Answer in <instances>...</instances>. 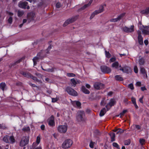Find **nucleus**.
<instances>
[{
    "instance_id": "f257e3e1",
    "label": "nucleus",
    "mask_w": 149,
    "mask_h": 149,
    "mask_svg": "<svg viewBox=\"0 0 149 149\" xmlns=\"http://www.w3.org/2000/svg\"><path fill=\"white\" fill-rule=\"evenodd\" d=\"M77 119L79 121H85L86 119V118L84 111H79L77 116Z\"/></svg>"
},
{
    "instance_id": "f03ea898",
    "label": "nucleus",
    "mask_w": 149,
    "mask_h": 149,
    "mask_svg": "<svg viewBox=\"0 0 149 149\" xmlns=\"http://www.w3.org/2000/svg\"><path fill=\"white\" fill-rule=\"evenodd\" d=\"M73 143L72 141L70 139L65 140L63 143L62 147L64 149H68L70 147Z\"/></svg>"
},
{
    "instance_id": "7ed1b4c3",
    "label": "nucleus",
    "mask_w": 149,
    "mask_h": 149,
    "mask_svg": "<svg viewBox=\"0 0 149 149\" xmlns=\"http://www.w3.org/2000/svg\"><path fill=\"white\" fill-rule=\"evenodd\" d=\"M106 6V5L105 4L100 6L98 10H95L92 13L90 19H92L95 15L103 12L104 10V6Z\"/></svg>"
},
{
    "instance_id": "20e7f679",
    "label": "nucleus",
    "mask_w": 149,
    "mask_h": 149,
    "mask_svg": "<svg viewBox=\"0 0 149 149\" xmlns=\"http://www.w3.org/2000/svg\"><path fill=\"white\" fill-rule=\"evenodd\" d=\"M65 91L70 95L74 96H77L78 95L77 92L70 86L67 87L66 88Z\"/></svg>"
},
{
    "instance_id": "39448f33",
    "label": "nucleus",
    "mask_w": 149,
    "mask_h": 149,
    "mask_svg": "<svg viewBox=\"0 0 149 149\" xmlns=\"http://www.w3.org/2000/svg\"><path fill=\"white\" fill-rule=\"evenodd\" d=\"M79 15H77L75 16L72 17L71 18H69L66 20L63 24V26H65L73 22L78 18Z\"/></svg>"
},
{
    "instance_id": "423d86ee",
    "label": "nucleus",
    "mask_w": 149,
    "mask_h": 149,
    "mask_svg": "<svg viewBox=\"0 0 149 149\" xmlns=\"http://www.w3.org/2000/svg\"><path fill=\"white\" fill-rule=\"evenodd\" d=\"M29 139L28 137L26 136L23 137L20 141L19 146H20L23 147L29 143Z\"/></svg>"
},
{
    "instance_id": "0eeeda50",
    "label": "nucleus",
    "mask_w": 149,
    "mask_h": 149,
    "mask_svg": "<svg viewBox=\"0 0 149 149\" xmlns=\"http://www.w3.org/2000/svg\"><path fill=\"white\" fill-rule=\"evenodd\" d=\"M101 98L100 96L98 93H91L89 99L93 100H98Z\"/></svg>"
},
{
    "instance_id": "6e6552de",
    "label": "nucleus",
    "mask_w": 149,
    "mask_h": 149,
    "mask_svg": "<svg viewBox=\"0 0 149 149\" xmlns=\"http://www.w3.org/2000/svg\"><path fill=\"white\" fill-rule=\"evenodd\" d=\"M118 70L122 71L123 73L128 74L131 71V68L129 66L125 65L123 68H120Z\"/></svg>"
},
{
    "instance_id": "1a4fd4ad",
    "label": "nucleus",
    "mask_w": 149,
    "mask_h": 149,
    "mask_svg": "<svg viewBox=\"0 0 149 149\" xmlns=\"http://www.w3.org/2000/svg\"><path fill=\"white\" fill-rule=\"evenodd\" d=\"M102 72L104 73H109L111 71L110 68L105 65H102L100 67Z\"/></svg>"
},
{
    "instance_id": "9d476101",
    "label": "nucleus",
    "mask_w": 149,
    "mask_h": 149,
    "mask_svg": "<svg viewBox=\"0 0 149 149\" xmlns=\"http://www.w3.org/2000/svg\"><path fill=\"white\" fill-rule=\"evenodd\" d=\"M28 4V2L26 1L24 2L20 1L18 3V6L21 8L23 9L26 8L27 9H29L30 8V7L29 6H27Z\"/></svg>"
},
{
    "instance_id": "9b49d317",
    "label": "nucleus",
    "mask_w": 149,
    "mask_h": 149,
    "mask_svg": "<svg viewBox=\"0 0 149 149\" xmlns=\"http://www.w3.org/2000/svg\"><path fill=\"white\" fill-rule=\"evenodd\" d=\"M116 103V101L114 99H111L109 102L106 106L107 111H108L111 107L114 106Z\"/></svg>"
},
{
    "instance_id": "f8f14e48",
    "label": "nucleus",
    "mask_w": 149,
    "mask_h": 149,
    "mask_svg": "<svg viewBox=\"0 0 149 149\" xmlns=\"http://www.w3.org/2000/svg\"><path fill=\"white\" fill-rule=\"evenodd\" d=\"M48 124L49 126L53 127L55 125L54 118L53 115H52L48 119Z\"/></svg>"
},
{
    "instance_id": "ddd939ff",
    "label": "nucleus",
    "mask_w": 149,
    "mask_h": 149,
    "mask_svg": "<svg viewBox=\"0 0 149 149\" xmlns=\"http://www.w3.org/2000/svg\"><path fill=\"white\" fill-rule=\"evenodd\" d=\"M123 30L124 32L127 33H132L134 31V26L133 25H131L130 28L125 26L123 27Z\"/></svg>"
},
{
    "instance_id": "4468645a",
    "label": "nucleus",
    "mask_w": 149,
    "mask_h": 149,
    "mask_svg": "<svg viewBox=\"0 0 149 149\" xmlns=\"http://www.w3.org/2000/svg\"><path fill=\"white\" fill-rule=\"evenodd\" d=\"M104 85L103 84L99 82H96L94 84V87L95 89L100 90L104 88Z\"/></svg>"
},
{
    "instance_id": "2eb2a0df",
    "label": "nucleus",
    "mask_w": 149,
    "mask_h": 149,
    "mask_svg": "<svg viewBox=\"0 0 149 149\" xmlns=\"http://www.w3.org/2000/svg\"><path fill=\"white\" fill-rule=\"evenodd\" d=\"M58 130L60 132L65 133L67 131V127L65 125H60L58 128Z\"/></svg>"
},
{
    "instance_id": "dca6fc26",
    "label": "nucleus",
    "mask_w": 149,
    "mask_h": 149,
    "mask_svg": "<svg viewBox=\"0 0 149 149\" xmlns=\"http://www.w3.org/2000/svg\"><path fill=\"white\" fill-rule=\"evenodd\" d=\"M138 33V40L139 43L140 45H142L143 44V38L141 35V31H139Z\"/></svg>"
},
{
    "instance_id": "f3484780",
    "label": "nucleus",
    "mask_w": 149,
    "mask_h": 149,
    "mask_svg": "<svg viewBox=\"0 0 149 149\" xmlns=\"http://www.w3.org/2000/svg\"><path fill=\"white\" fill-rule=\"evenodd\" d=\"M72 104L74 107H76L78 109L81 108V103L79 101H74L72 102Z\"/></svg>"
},
{
    "instance_id": "a211bd4d",
    "label": "nucleus",
    "mask_w": 149,
    "mask_h": 149,
    "mask_svg": "<svg viewBox=\"0 0 149 149\" xmlns=\"http://www.w3.org/2000/svg\"><path fill=\"white\" fill-rule=\"evenodd\" d=\"M21 74H22L24 77L29 79L31 77V74L28 72H24L21 71L20 72Z\"/></svg>"
},
{
    "instance_id": "6ab92c4d",
    "label": "nucleus",
    "mask_w": 149,
    "mask_h": 149,
    "mask_svg": "<svg viewBox=\"0 0 149 149\" xmlns=\"http://www.w3.org/2000/svg\"><path fill=\"white\" fill-rule=\"evenodd\" d=\"M143 27L144 28V29H143L142 30V32L145 35L149 34V30H148L149 28V27L147 26H144L143 25Z\"/></svg>"
},
{
    "instance_id": "aec40b11",
    "label": "nucleus",
    "mask_w": 149,
    "mask_h": 149,
    "mask_svg": "<svg viewBox=\"0 0 149 149\" xmlns=\"http://www.w3.org/2000/svg\"><path fill=\"white\" fill-rule=\"evenodd\" d=\"M24 59V57H22L18 60L14 62L13 63H12L10 64L11 67H14V66L16 65L17 64L19 63L21 61H22Z\"/></svg>"
},
{
    "instance_id": "412c9836",
    "label": "nucleus",
    "mask_w": 149,
    "mask_h": 149,
    "mask_svg": "<svg viewBox=\"0 0 149 149\" xmlns=\"http://www.w3.org/2000/svg\"><path fill=\"white\" fill-rule=\"evenodd\" d=\"M140 13L144 15H148L149 14V7H147L145 9L141 10Z\"/></svg>"
},
{
    "instance_id": "4be33fe9",
    "label": "nucleus",
    "mask_w": 149,
    "mask_h": 149,
    "mask_svg": "<svg viewBox=\"0 0 149 149\" xmlns=\"http://www.w3.org/2000/svg\"><path fill=\"white\" fill-rule=\"evenodd\" d=\"M35 14L32 12L28 14V18L30 20V21H31L34 20Z\"/></svg>"
},
{
    "instance_id": "5701e85b",
    "label": "nucleus",
    "mask_w": 149,
    "mask_h": 149,
    "mask_svg": "<svg viewBox=\"0 0 149 149\" xmlns=\"http://www.w3.org/2000/svg\"><path fill=\"white\" fill-rule=\"evenodd\" d=\"M81 90L85 94H88L90 93V91L88 89H86L85 86H82L81 87Z\"/></svg>"
},
{
    "instance_id": "b1692460",
    "label": "nucleus",
    "mask_w": 149,
    "mask_h": 149,
    "mask_svg": "<svg viewBox=\"0 0 149 149\" xmlns=\"http://www.w3.org/2000/svg\"><path fill=\"white\" fill-rule=\"evenodd\" d=\"M109 135L110 136L111 138V142L114 141L115 140V134L113 132H111L109 133Z\"/></svg>"
},
{
    "instance_id": "393cba45",
    "label": "nucleus",
    "mask_w": 149,
    "mask_h": 149,
    "mask_svg": "<svg viewBox=\"0 0 149 149\" xmlns=\"http://www.w3.org/2000/svg\"><path fill=\"white\" fill-rule=\"evenodd\" d=\"M106 110L105 108H104L100 111L99 115L100 116L102 117L106 113Z\"/></svg>"
},
{
    "instance_id": "a878e982",
    "label": "nucleus",
    "mask_w": 149,
    "mask_h": 149,
    "mask_svg": "<svg viewBox=\"0 0 149 149\" xmlns=\"http://www.w3.org/2000/svg\"><path fill=\"white\" fill-rule=\"evenodd\" d=\"M115 79L118 81H122L123 80V78L120 75H116L115 76Z\"/></svg>"
},
{
    "instance_id": "bb28decb",
    "label": "nucleus",
    "mask_w": 149,
    "mask_h": 149,
    "mask_svg": "<svg viewBox=\"0 0 149 149\" xmlns=\"http://www.w3.org/2000/svg\"><path fill=\"white\" fill-rule=\"evenodd\" d=\"M9 140L10 141V143L12 144L15 141V140L14 139V136L13 135L9 136Z\"/></svg>"
},
{
    "instance_id": "cd10ccee",
    "label": "nucleus",
    "mask_w": 149,
    "mask_h": 149,
    "mask_svg": "<svg viewBox=\"0 0 149 149\" xmlns=\"http://www.w3.org/2000/svg\"><path fill=\"white\" fill-rule=\"evenodd\" d=\"M112 67L115 68L116 69H117L119 67V63L118 62L116 61L113 63L112 65Z\"/></svg>"
},
{
    "instance_id": "c85d7f7f",
    "label": "nucleus",
    "mask_w": 149,
    "mask_h": 149,
    "mask_svg": "<svg viewBox=\"0 0 149 149\" xmlns=\"http://www.w3.org/2000/svg\"><path fill=\"white\" fill-rule=\"evenodd\" d=\"M9 139V136L6 135L4 137L3 140L4 141L7 143H10V141Z\"/></svg>"
},
{
    "instance_id": "c756f323",
    "label": "nucleus",
    "mask_w": 149,
    "mask_h": 149,
    "mask_svg": "<svg viewBox=\"0 0 149 149\" xmlns=\"http://www.w3.org/2000/svg\"><path fill=\"white\" fill-rule=\"evenodd\" d=\"M139 62L140 65H144L145 61L143 57H141V58H139Z\"/></svg>"
},
{
    "instance_id": "7c9ffc66",
    "label": "nucleus",
    "mask_w": 149,
    "mask_h": 149,
    "mask_svg": "<svg viewBox=\"0 0 149 149\" xmlns=\"http://www.w3.org/2000/svg\"><path fill=\"white\" fill-rule=\"evenodd\" d=\"M40 53H38L37 56L34 57L33 58V60H34L36 61H38V60L41 58V57L40 56Z\"/></svg>"
},
{
    "instance_id": "2f4dec72",
    "label": "nucleus",
    "mask_w": 149,
    "mask_h": 149,
    "mask_svg": "<svg viewBox=\"0 0 149 149\" xmlns=\"http://www.w3.org/2000/svg\"><path fill=\"white\" fill-rule=\"evenodd\" d=\"M125 13H123L121 14L120 15H118L117 17V19L118 21H119L125 15Z\"/></svg>"
},
{
    "instance_id": "473e14b6",
    "label": "nucleus",
    "mask_w": 149,
    "mask_h": 149,
    "mask_svg": "<svg viewBox=\"0 0 149 149\" xmlns=\"http://www.w3.org/2000/svg\"><path fill=\"white\" fill-rule=\"evenodd\" d=\"M6 86V84L4 82H1L0 84V88L3 91H4Z\"/></svg>"
},
{
    "instance_id": "72a5a7b5",
    "label": "nucleus",
    "mask_w": 149,
    "mask_h": 149,
    "mask_svg": "<svg viewBox=\"0 0 149 149\" xmlns=\"http://www.w3.org/2000/svg\"><path fill=\"white\" fill-rule=\"evenodd\" d=\"M140 72L141 73L143 74H145L146 72H147L144 68L141 67L140 69Z\"/></svg>"
},
{
    "instance_id": "f704fd0d",
    "label": "nucleus",
    "mask_w": 149,
    "mask_h": 149,
    "mask_svg": "<svg viewBox=\"0 0 149 149\" xmlns=\"http://www.w3.org/2000/svg\"><path fill=\"white\" fill-rule=\"evenodd\" d=\"M24 14L23 11L18 10L17 12V15L19 17H22Z\"/></svg>"
},
{
    "instance_id": "c9c22d12",
    "label": "nucleus",
    "mask_w": 149,
    "mask_h": 149,
    "mask_svg": "<svg viewBox=\"0 0 149 149\" xmlns=\"http://www.w3.org/2000/svg\"><path fill=\"white\" fill-rule=\"evenodd\" d=\"M30 130V128L29 126L24 127L22 129V130L25 132H29Z\"/></svg>"
},
{
    "instance_id": "e433bc0d",
    "label": "nucleus",
    "mask_w": 149,
    "mask_h": 149,
    "mask_svg": "<svg viewBox=\"0 0 149 149\" xmlns=\"http://www.w3.org/2000/svg\"><path fill=\"white\" fill-rule=\"evenodd\" d=\"M105 52L106 57L108 58H109L111 56V54L109 52L105 50Z\"/></svg>"
},
{
    "instance_id": "4c0bfd02",
    "label": "nucleus",
    "mask_w": 149,
    "mask_h": 149,
    "mask_svg": "<svg viewBox=\"0 0 149 149\" xmlns=\"http://www.w3.org/2000/svg\"><path fill=\"white\" fill-rule=\"evenodd\" d=\"M113 146L117 148L118 149H120V147L118 144L116 143L113 142L112 144Z\"/></svg>"
},
{
    "instance_id": "58836bf2",
    "label": "nucleus",
    "mask_w": 149,
    "mask_h": 149,
    "mask_svg": "<svg viewBox=\"0 0 149 149\" xmlns=\"http://www.w3.org/2000/svg\"><path fill=\"white\" fill-rule=\"evenodd\" d=\"M145 142V140L143 139H139V143L141 145L144 144Z\"/></svg>"
},
{
    "instance_id": "ea45409f",
    "label": "nucleus",
    "mask_w": 149,
    "mask_h": 149,
    "mask_svg": "<svg viewBox=\"0 0 149 149\" xmlns=\"http://www.w3.org/2000/svg\"><path fill=\"white\" fill-rule=\"evenodd\" d=\"M94 132L97 135V136H100L101 134L100 132L97 129L95 130L94 131Z\"/></svg>"
},
{
    "instance_id": "a19ab883",
    "label": "nucleus",
    "mask_w": 149,
    "mask_h": 149,
    "mask_svg": "<svg viewBox=\"0 0 149 149\" xmlns=\"http://www.w3.org/2000/svg\"><path fill=\"white\" fill-rule=\"evenodd\" d=\"M71 81L74 86L75 87L77 84L75 79L74 78L72 79H71Z\"/></svg>"
},
{
    "instance_id": "79ce46f5",
    "label": "nucleus",
    "mask_w": 149,
    "mask_h": 149,
    "mask_svg": "<svg viewBox=\"0 0 149 149\" xmlns=\"http://www.w3.org/2000/svg\"><path fill=\"white\" fill-rule=\"evenodd\" d=\"M6 127L5 126V124H0V129L5 130L6 128Z\"/></svg>"
},
{
    "instance_id": "37998d69",
    "label": "nucleus",
    "mask_w": 149,
    "mask_h": 149,
    "mask_svg": "<svg viewBox=\"0 0 149 149\" xmlns=\"http://www.w3.org/2000/svg\"><path fill=\"white\" fill-rule=\"evenodd\" d=\"M127 111V110H123L122 112H121L120 115V117H121L122 116H123L124 114Z\"/></svg>"
},
{
    "instance_id": "c03bdc74",
    "label": "nucleus",
    "mask_w": 149,
    "mask_h": 149,
    "mask_svg": "<svg viewBox=\"0 0 149 149\" xmlns=\"http://www.w3.org/2000/svg\"><path fill=\"white\" fill-rule=\"evenodd\" d=\"M131 141L130 139L126 140L125 142V145H128L130 143Z\"/></svg>"
},
{
    "instance_id": "a18cd8bd",
    "label": "nucleus",
    "mask_w": 149,
    "mask_h": 149,
    "mask_svg": "<svg viewBox=\"0 0 149 149\" xmlns=\"http://www.w3.org/2000/svg\"><path fill=\"white\" fill-rule=\"evenodd\" d=\"M40 135L38 136L36 138V143L37 144V145L38 144L40 141Z\"/></svg>"
},
{
    "instance_id": "49530a36",
    "label": "nucleus",
    "mask_w": 149,
    "mask_h": 149,
    "mask_svg": "<svg viewBox=\"0 0 149 149\" xmlns=\"http://www.w3.org/2000/svg\"><path fill=\"white\" fill-rule=\"evenodd\" d=\"M8 23L10 24H11L13 22V17L11 16H10L9 17V19L8 20Z\"/></svg>"
},
{
    "instance_id": "de8ad7c7",
    "label": "nucleus",
    "mask_w": 149,
    "mask_h": 149,
    "mask_svg": "<svg viewBox=\"0 0 149 149\" xmlns=\"http://www.w3.org/2000/svg\"><path fill=\"white\" fill-rule=\"evenodd\" d=\"M118 130L116 133L117 134H119V133L121 134L123 133L124 131V130L122 129L121 128H118Z\"/></svg>"
},
{
    "instance_id": "09e8293b",
    "label": "nucleus",
    "mask_w": 149,
    "mask_h": 149,
    "mask_svg": "<svg viewBox=\"0 0 149 149\" xmlns=\"http://www.w3.org/2000/svg\"><path fill=\"white\" fill-rule=\"evenodd\" d=\"M128 87L132 90H133L134 89L133 85L132 83L130 84L128 86Z\"/></svg>"
},
{
    "instance_id": "8fccbe9b",
    "label": "nucleus",
    "mask_w": 149,
    "mask_h": 149,
    "mask_svg": "<svg viewBox=\"0 0 149 149\" xmlns=\"http://www.w3.org/2000/svg\"><path fill=\"white\" fill-rule=\"evenodd\" d=\"M67 75L69 77H74L75 76V75L73 73H68Z\"/></svg>"
},
{
    "instance_id": "3c124183",
    "label": "nucleus",
    "mask_w": 149,
    "mask_h": 149,
    "mask_svg": "<svg viewBox=\"0 0 149 149\" xmlns=\"http://www.w3.org/2000/svg\"><path fill=\"white\" fill-rule=\"evenodd\" d=\"M42 69L48 72H53L54 71V70L53 68H49L46 70H45L43 68H42Z\"/></svg>"
},
{
    "instance_id": "603ef678",
    "label": "nucleus",
    "mask_w": 149,
    "mask_h": 149,
    "mask_svg": "<svg viewBox=\"0 0 149 149\" xmlns=\"http://www.w3.org/2000/svg\"><path fill=\"white\" fill-rule=\"evenodd\" d=\"M31 78L33 80L35 81H38V79L35 76H33V75L31 74Z\"/></svg>"
},
{
    "instance_id": "864d4df0",
    "label": "nucleus",
    "mask_w": 149,
    "mask_h": 149,
    "mask_svg": "<svg viewBox=\"0 0 149 149\" xmlns=\"http://www.w3.org/2000/svg\"><path fill=\"white\" fill-rule=\"evenodd\" d=\"M109 21L110 22H116L118 21L117 19V18H112L111 19L109 20Z\"/></svg>"
},
{
    "instance_id": "5fc2aeb1",
    "label": "nucleus",
    "mask_w": 149,
    "mask_h": 149,
    "mask_svg": "<svg viewBox=\"0 0 149 149\" xmlns=\"http://www.w3.org/2000/svg\"><path fill=\"white\" fill-rule=\"evenodd\" d=\"M36 146L34 145V143H33L32 144V147L33 148H35L34 149H42L41 147H37L36 148H35V146Z\"/></svg>"
},
{
    "instance_id": "6e6d98bb",
    "label": "nucleus",
    "mask_w": 149,
    "mask_h": 149,
    "mask_svg": "<svg viewBox=\"0 0 149 149\" xmlns=\"http://www.w3.org/2000/svg\"><path fill=\"white\" fill-rule=\"evenodd\" d=\"M131 101L133 103V104H134V103H135L136 102V99L134 97H131Z\"/></svg>"
},
{
    "instance_id": "4d7b16f0",
    "label": "nucleus",
    "mask_w": 149,
    "mask_h": 149,
    "mask_svg": "<svg viewBox=\"0 0 149 149\" xmlns=\"http://www.w3.org/2000/svg\"><path fill=\"white\" fill-rule=\"evenodd\" d=\"M94 142L92 141H91L89 144V146L91 148H93L94 147Z\"/></svg>"
},
{
    "instance_id": "13d9d810",
    "label": "nucleus",
    "mask_w": 149,
    "mask_h": 149,
    "mask_svg": "<svg viewBox=\"0 0 149 149\" xmlns=\"http://www.w3.org/2000/svg\"><path fill=\"white\" fill-rule=\"evenodd\" d=\"M56 6L57 8H59L61 6V4L59 2H58L56 3Z\"/></svg>"
},
{
    "instance_id": "bf43d9fd",
    "label": "nucleus",
    "mask_w": 149,
    "mask_h": 149,
    "mask_svg": "<svg viewBox=\"0 0 149 149\" xmlns=\"http://www.w3.org/2000/svg\"><path fill=\"white\" fill-rule=\"evenodd\" d=\"M134 71L136 73H137L138 72V69L136 66L134 67Z\"/></svg>"
},
{
    "instance_id": "052dcab7",
    "label": "nucleus",
    "mask_w": 149,
    "mask_h": 149,
    "mask_svg": "<svg viewBox=\"0 0 149 149\" xmlns=\"http://www.w3.org/2000/svg\"><path fill=\"white\" fill-rule=\"evenodd\" d=\"M29 84L30 86H32L33 87H37V86H36V85H35V84H33L32 83H31V82H29Z\"/></svg>"
},
{
    "instance_id": "680f3d73",
    "label": "nucleus",
    "mask_w": 149,
    "mask_h": 149,
    "mask_svg": "<svg viewBox=\"0 0 149 149\" xmlns=\"http://www.w3.org/2000/svg\"><path fill=\"white\" fill-rule=\"evenodd\" d=\"M52 102L53 103L56 102L58 100L56 98H52Z\"/></svg>"
},
{
    "instance_id": "e2e57ef3",
    "label": "nucleus",
    "mask_w": 149,
    "mask_h": 149,
    "mask_svg": "<svg viewBox=\"0 0 149 149\" xmlns=\"http://www.w3.org/2000/svg\"><path fill=\"white\" fill-rule=\"evenodd\" d=\"M88 7L87 6V5L85 4L83 7L81 8V10H84L86 8Z\"/></svg>"
},
{
    "instance_id": "0e129e2a",
    "label": "nucleus",
    "mask_w": 149,
    "mask_h": 149,
    "mask_svg": "<svg viewBox=\"0 0 149 149\" xmlns=\"http://www.w3.org/2000/svg\"><path fill=\"white\" fill-rule=\"evenodd\" d=\"M116 58L114 57H112L110 58L109 60V61L111 62H113L116 61Z\"/></svg>"
},
{
    "instance_id": "69168bd1",
    "label": "nucleus",
    "mask_w": 149,
    "mask_h": 149,
    "mask_svg": "<svg viewBox=\"0 0 149 149\" xmlns=\"http://www.w3.org/2000/svg\"><path fill=\"white\" fill-rule=\"evenodd\" d=\"M135 126L136 128L137 129V130H140L141 129V127L139 125H136Z\"/></svg>"
},
{
    "instance_id": "338daca9",
    "label": "nucleus",
    "mask_w": 149,
    "mask_h": 149,
    "mask_svg": "<svg viewBox=\"0 0 149 149\" xmlns=\"http://www.w3.org/2000/svg\"><path fill=\"white\" fill-rule=\"evenodd\" d=\"M143 77L144 79H147L148 78V77L147 72H146L145 74H143Z\"/></svg>"
},
{
    "instance_id": "774afa93",
    "label": "nucleus",
    "mask_w": 149,
    "mask_h": 149,
    "mask_svg": "<svg viewBox=\"0 0 149 149\" xmlns=\"http://www.w3.org/2000/svg\"><path fill=\"white\" fill-rule=\"evenodd\" d=\"M136 85L137 86H141V83L140 81H137L136 83Z\"/></svg>"
}]
</instances>
